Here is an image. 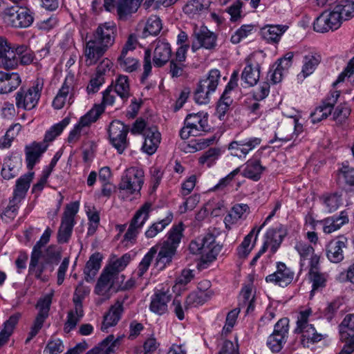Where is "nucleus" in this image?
<instances>
[{"mask_svg":"<svg viewBox=\"0 0 354 354\" xmlns=\"http://www.w3.org/2000/svg\"><path fill=\"white\" fill-rule=\"evenodd\" d=\"M189 251L194 254L201 255V264L203 268L214 261L222 249V245L216 242V236L208 232L203 238H198L191 241Z\"/></svg>","mask_w":354,"mask_h":354,"instance_id":"1","label":"nucleus"},{"mask_svg":"<svg viewBox=\"0 0 354 354\" xmlns=\"http://www.w3.org/2000/svg\"><path fill=\"white\" fill-rule=\"evenodd\" d=\"M34 57L33 52L26 45L11 46L10 49L0 57V68L7 71L14 70L19 64H31Z\"/></svg>","mask_w":354,"mask_h":354,"instance_id":"2","label":"nucleus"},{"mask_svg":"<svg viewBox=\"0 0 354 354\" xmlns=\"http://www.w3.org/2000/svg\"><path fill=\"white\" fill-rule=\"evenodd\" d=\"M144 183V171L138 167L127 169L118 184L119 197L127 199L131 195L138 193Z\"/></svg>","mask_w":354,"mask_h":354,"instance_id":"3","label":"nucleus"},{"mask_svg":"<svg viewBox=\"0 0 354 354\" xmlns=\"http://www.w3.org/2000/svg\"><path fill=\"white\" fill-rule=\"evenodd\" d=\"M310 310H305L299 313L297 321L295 333L301 334V343L308 347L310 344H315L323 339V335L317 332L313 324H308Z\"/></svg>","mask_w":354,"mask_h":354,"instance_id":"4","label":"nucleus"},{"mask_svg":"<svg viewBox=\"0 0 354 354\" xmlns=\"http://www.w3.org/2000/svg\"><path fill=\"white\" fill-rule=\"evenodd\" d=\"M51 232L52 231L49 227L46 229L40 239L34 245L30 257L28 271L30 274H34L37 279L42 281H47L48 278L42 276L45 265L44 263L39 264V261L41 257L42 248L48 243Z\"/></svg>","mask_w":354,"mask_h":354,"instance_id":"5","label":"nucleus"},{"mask_svg":"<svg viewBox=\"0 0 354 354\" xmlns=\"http://www.w3.org/2000/svg\"><path fill=\"white\" fill-rule=\"evenodd\" d=\"M4 19L10 26L16 28H26L34 21L33 12L26 7L12 6L4 12Z\"/></svg>","mask_w":354,"mask_h":354,"instance_id":"6","label":"nucleus"},{"mask_svg":"<svg viewBox=\"0 0 354 354\" xmlns=\"http://www.w3.org/2000/svg\"><path fill=\"white\" fill-rule=\"evenodd\" d=\"M43 85L37 82L28 88H21L15 94V104L18 109L30 111L35 108L41 97Z\"/></svg>","mask_w":354,"mask_h":354,"instance_id":"7","label":"nucleus"},{"mask_svg":"<svg viewBox=\"0 0 354 354\" xmlns=\"http://www.w3.org/2000/svg\"><path fill=\"white\" fill-rule=\"evenodd\" d=\"M207 117L205 114L191 113L185 120V126L180 131V138L186 140L190 136H199L207 131Z\"/></svg>","mask_w":354,"mask_h":354,"instance_id":"8","label":"nucleus"},{"mask_svg":"<svg viewBox=\"0 0 354 354\" xmlns=\"http://www.w3.org/2000/svg\"><path fill=\"white\" fill-rule=\"evenodd\" d=\"M78 202H73L66 205L57 232V241L59 243H65L69 241L75 223V216L78 212Z\"/></svg>","mask_w":354,"mask_h":354,"instance_id":"9","label":"nucleus"},{"mask_svg":"<svg viewBox=\"0 0 354 354\" xmlns=\"http://www.w3.org/2000/svg\"><path fill=\"white\" fill-rule=\"evenodd\" d=\"M129 128L120 120H113L109 128V136L113 147L122 153L128 146L127 139Z\"/></svg>","mask_w":354,"mask_h":354,"instance_id":"10","label":"nucleus"},{"mask_svg":"<svg viewBox=\"0 0 354 354\" xmlns=\"http://www.w3.org/2000/svg\"><path fill=\"white\" fill-rule=\"evenodd\" d=\"M342 21V17L334 7H332L329 12H324L316 19L313 24V28L318 32L337 30L340 27Z\"/></svg>","mask_w":354,"mask_h":354,"instance_id":"11","label":"nucleus"},{"mask_svg":"<svg viewBox=\"0 0 354 354\" xmlns=\"http://www.w3.org/2000/svg\"><path fill=\"white\" fill-rule=\"evenodd\" d=\"M52 297L53 294H48L38 301L37 308L39 309V313L35 318L32 326L31 327L28 337L26 340V343L29 342L35 336H36L42 328L44 321L48 317V313L52 303Z\"/></svg>","mask_w":354,"mask_h":354,"instance_id":"12","label":"nucleus"},{"mask_svg":"<svg viewBox=\"0 0 354 354\" xmlns=\"http://www.w3.org/2000/svg\"><path fill=\"white\" fill-rule=\"evenodd\" d=\"M75 86V75L69 73L65 77L62 87L53 101V106L55 109H62L66 102L71 104L72 97L74 95V88Z\"/></svg>","mask_w":354,"mask_h":354,"instance_id":"13","label":"nucleus"},{"mask_svg":"<svg viewBox=\"0 0 354 354\" xmlns=\"http://www.w3.org/2000/svg\"><path fill=\"white\" fill-rule=\"evenodd\" d=\"M261 138L257 137L237 139L232 140L227 149L231 151L232 156L245 158L250 151L261 145Z\"/></svg>","mask_w":354,"mask_h":354,"instance_id":"14","label":"nucleus"},{"mask_svg":"<svg viewBox=\"0 0 354 354\" xmlns=\"http://www.w3.org/2000/svg\"><path fill=\"white\" fill-rule=\"evenodd\" d=\"M192 37V49L193 52L201 48L213 49L216 46V35L209 30L206 26L195 28Z\"/></svg>","mask_w":354,"mask_h":354,"instance_id":"15","label":"nucleus"},{"mask_svg":"<svg viewBox=\"0 0 354 354\" xmlns=\"http://www.w3.org/2000/svg\"><path fill=\"white\" fill-rule=\"evenodd\" d=\"M118 280L119 278L104 268L95 286V293L107 299L109 298L111 290L117 292L120 290V285H118Z\"/></svg>","mask_w":354,"mask_h":354,"instance_id":"16","label":"nucleus"},{"mask_svg":"<svg viewBox=\"0 0 354 354\" xmlns=\"http://www.w3.org/2000/svg\"><path fill=\"white\" fill-rule=\"evenodd\" d=\"M294 272L286 266L284 263H277V270L266 277L268 283H272L281 287H286L293 280Z\"/></svg>","mask_w":354,"mask_h":354,"instance_id":"17","label":"nucleus"},{"mask_svg":"<svg viewBox=\"0 0 354 354\" xmlns=\"http://www.w3.org/2000/svg\"><path fill=\"white\" fill-rule=\"evenodd\" d=\"M116 27L113 23L106 22L100 24L94 35V41L97 42L106 50L111 46L115 41Z\"/></svg>","mask_w":354,"mask_h":354,"instance_id":"18","label":"nucleus"},{"mask_svg":"<svg viewBox=\"0 0 354 354\" xmlns=\"http://www.w3.org/2000/svg\"><path fill=\"white\" fill-rule=\"evenodd\" d=\"M245 66L241 73V80L243 86H254L257 84L260 77V65L252 58L245 59Z\"/></svg>","mask_w":354,"mask_h":354,"instance_id":"19","label":"nucleus"},{"mask_svg":"<svg viewBox=\"0 0 354 354\" xmlns=\"http://www.w3.org/2000/svg\"><path fill=\"white\" fill-rule=\"evenodd\" d=\"M127 296L125 295L122 301L118 300L113 306H111L109 310L104 316V320L101 326V330L107 332L109 328L115 326L121 318L123 313V303Z\"/></svg>","mask_w":354,"mask_h":354,"instance_id":"20","label":"nucleus"},{"mask_svg":"<svg viewBox=\"0 0 354 354\" xmlns=\"http://www.w3.org/2000/svg\"><path fill=\"white\" fill-rule=\"evenodd\" d=\"M348 222V213L346 211H342L339 216H329L321 221H314V223L322 225L325 234H331Z\"/></svg>","mask_w":354,"mask_h":354,"instance_id":"21","label":"nucleus"},{"mask_svg":"<svg viewBox=\"0 0 354 354\" xmlns=\"http://www.w3.org/2000/svg\"><path fill=\"white\" fill-rule=\"evenodd\" d=\"M243 167L242 176L254 181H258L266 170V167L261 165V160L257 156L248 160ZM239 167L241 168V167Z\"/></svg>","mask_w":354,"mask_h":354,"instance_id":"22","label":"nucleus"},{"mask_svg":"<svg viewBox=\"0 0 354 354\" xmlns=\"http://www.w3.org/2000/svg\"><path fill=\"white\" fill-rule=\"evenodd\" d=\"M250 212L248 205L239 203L234 205L224 218V223L227 230L238 223L240 221L245 219Z\"/></svg>","mask_w":354,"mask_h":354,"instance_id":"23","label":"nucleus"},{"mask_svg":"<svg viewBox=\"0 0 354 354\" xmlns=\"http://www.w3.org/2000/svg\"><path fill=\"white\" fill-rule=\"evenodd\" d=\"M171 299L169 291L157 290L151 297L149 309L151 312L162 315L167 311V304Z\"/></svg>","mask_w":354,"mask_h":354,"instance_id":"24","label":"nucleus"},{"mask_svg":"<svg viewBox=\"0 0 354 354\" xmlns=\"http://www.w3.org/2000/svg\"><path fill=\"white\" fill-rule=\"evenodd\" d=\"M347 239L342 237L338 240L331 241L326 248L328 259L335 263L341 262L344 259V249L346 248Z\"/></svg>","mask_w":354,"mask_h":354,"instance_id":"25","label":"nucleus"},{"mask_svg":"<svg viewBox=\"0 0 354 354\" xmlns=\"http://www.w3.org/2000/svg\"><path fill=\"white\" fill-rule=\"evenodd\" d=\"M171 57V48L170 44L165 40L157 41L153 58L155 66L162 67L170 60Z\"/></svg>","mask_w":354,"mask_h":354,"instance_id":"26","label":"nucleus"},{"mask_svg":"<svg viewBox=\"0 0 354 354\" xmlns=\"http://www.w3.org/2000/svg\"><path fill=\"white\" fill-rule=\"evenodd\" d=\"M47 144L36 142L26 147V161L28 169H32L35 164L39 162L42 153L47 149Z\"/></svg>","mask_w":354,"mask_h":354,"instance_id":"27","label":"nucleus"},{"mask_svg":"<svg viewBox=\"0 0 354 354\" xmlns=\"http://www.w3.org/2000/svg\"><path fill=\"white\" fill-rule=\"evenodd\" d=\"M21 82V77L17 73H6L0 71V94L12 92Z\"/></svg>","mask_w":354,"mask_h":354,"instance_id":"28","label":"nucleus"},{"mask_svg":"<svg viewBox=\"0 0 354 354\" xmlns=\"http://www.w3.org/2000/svg\"><path fill=\"white\" fill-rule=\"evenodd\" d=\"M106 50L105 48L100 45L97 41L89 40L86 42L84 48L86 64L87 66L95 64Z\"/></svg>","mask_w":354,"mask_h":354,"instance_id":"29","label":"nucleus"},{"mask_svg":"<svg viewBox=\"0 0 354 354\" xmlns=\"http://www.w3.org/2000/svg\"><path fill=\"white\" fill-rule=\"evenodd\" d=\"M139 6V0H118L116 6V15L118 19L128 20L138 10Z\"/></svg>","mask_w":354,"mask_h":354,"instance_id":"30","label":"nucleus"},{"mask_svg":"<svg viewBox=\"0 0 354 354\" xmlns=\"http://www.w3.org/2000/svg\"><path fill=\"white\" fill-rule=\"evenodd\" d=\"M286 235L287 229L283 225H279L275 228H270L267 231L266 241L270 244L272 253L276 252Z\"/></svg>","mask_w":354,"mask_h":354,"instance_id":"31","label":"nucleus"},{"mask_svg":"<svg viewBox=\"0 0 354 354\" xmlns=\"http://www.w3.org/2000/svg\"><path fill=\"white\" fill-rule=\"evenodd\" d=\"M110 86H112L114 92L120 97L123 102H127L131 96L129 79L127 75H118Z\"/></svg>","mask_w":354,"mask_h":354,"instance_id":"32","label":"nucleus"},{"mask_svg":"<svg viewBox=\"0 0 354 354\" xmlns=\"http://www.w3.org/2000/svg\"><path fill=\"white\" fill-rule=\"evenodd\" d=\"M34 173L28 172L21 176L16 182L13 192L14 202H20L25 196L30 187Z\"/></svg>","mask_w":354,"mask_h":354,"instance_id":"33","label":"nucleus"},{"mask_svg":"<svg viewBox=\"0 0 354 354\" xmlns=\"http://www.w3.org/2000/svg\"><path fill=\"white\" fill-rule=\"evenodd\" d=\"M103 112V106L95 105L88 113L80 118L77 124L87 133L90 125L96 122Z\"/></svg>","mask_w":354,"mask_h":354,"instance_id":"34","label":"nucleus"},{"mask_svg":"<svg viewBox=\"0 0 354 354\" xmlns=\"http://www.w3.org/2000/svg\"><path fill=\"white\" fill-rule=\"evenodd\" d=\"M151 211V204L149 203H145L132 218L129 226L140 232L145 222L149 217V213Z\"/></svg>","mask_w":354,"mask_h":354,"instance_id":"35","label":"nucleus"},{"mask_svg":"<svg viewBox=\"0 0 354 354\" xmlns=\"http://www.w3.org/2000/svg\"><path fill=\"white\" fill-rule=\"evenodd\" d=\"M183 231L184 225L183 223H179L178 225H173L167 232V240L162 243V245L176 250L183 237Z\"/></svg>","mask_w":354,"mask_h":354,"instance_id":"36","label":"nucleus"},{"mask_svg":"<svg viewBox=\"0 0 354 354\" xmlns=\"http://www.w3.org/2000/svg\"><path fill=\"white\" fill-rule=\"evenodd\" d=\"M341 341L353 340L354 344V314L346 315L339 326Z\"/></svg>","mask_w":354,"mask_h":354,"instance_id":"37","label":"nucleus"},{"mask_svg":"<svg viewBox=\"0 0 354 354\" xmlns=\"http://www.w3.org/2000/svg\"><path fill=\"white\" fill-rule=\"evenodd\" d=\"M176 250L162 245L156 259V266L159 270L165 269L169 266L176 254Z\"/></svg>","mask_w":354,"mask_h":354,"instance_id":"38","label":"nucleus"},{"mask_svg":"<svg viewBox=\"0 0 354 354\" xmlns=\"http://www.w3.org/2000/svg\"><path fill=\"white\" fill-rule=\"evenodd\" d=\"M321 62V55L310 53L304 57L301 74L304 77L311 75Z\"/></svg>","mask_w":354,"mask_h":354,"instance_id":"39","label":"nucleus"},{"mask_svg":"<svg viewBox=\"0 0 354 354\" xmlns=\"http://www.w3.org/2000/svg\"><path fill=\"white\" fill-rule=\"evenodd\" d=\"M102 257L100 253H95L91 256L84 270L86 280H92L97 273L101 266Z\"/></svg>","mask_w":354,"mask_h":354,"instance_id":"40","label":"nucleus"},{"mask_svg":"<svg viewBox=\"0 0 354 354\" xmlns=\"http://www.w3.org/2000/svg\"><path fill=\"white\" fill-rule=\"evenodd\" d=\"M173 220V214L169 212L165 218L153 223L146 230L145 234L147 239L155 237L159 232L164 230V229L169 225Z\"/></svg>","mask_w":354,"mask_h":354,"instance_id":"41","label":"nucleus"},{"mask_svg":"<svg viewBox=\"0 0 354 354\" xmlns=\"http://www.w3.org/2000/svg\"><path fill=\"white\" fill-rule=\"evenodd\" d=\"M84 315L83 306H74V308L68 313L67 320L64 328V331L69 333L73 330L84 317Z\"/></svg>","mask_w":354,"mask_h":354,"instance_id":"42","label":"nucleus"},{"mask_svg":"<svg viewBox=\"0 0 354 354\" xmlns=\"http://www.w3.org/2000/svg\"><path fill=\"white\" fill-rule=\"evenodd\" d=\"M257 230V229L254 227L250 233L245 236L241 244L237 248L238 255L240 258H245L251 252L257 241V239H255Z\"/></svg>","mask_w":354,"mask_h":354,"instance_id":"43","label":"nucleus"},{"mask_svg":"<svg viewBox=\"0 0 354 354\" xmlns=\"http://www.w3.org/2000/svg\"><path fill=\"white\" fill-rule=\"evenodd\" d=\"M117 62L120 68L127 73L136 71L139 66L138 59L131 56V54L120 53Z\"/></svg>","mask_w":354,"mask_h":354,"instance_id":"44","label":"nucleus"},{"mask_svg":"<svg viewBox=\"0 0 354 354\" xmlns=\"http://www.w3.org/2000/svg\"><path fill=\"white\" fill-rule=\"evenodd\" d=\"M333 7L343 20H348L354 16V1L352 0H337Z\"/></svg>","mask_w":354,"mask_h":354,"instance_id":"45","label":"nucleus"},{"mask_svg":"<svg viewBox=\"0 0 354 354\" xmlns=\"http://www.w3.org/2000/svg\"><path fill=\"white\" fill-rule=\"evenodd\" d=\"M162 28V21L159 17L152 15L148 18L142 32V37H147L149 35L156 36L160 33Z\"/></svg>","mask_w":354,"mask_h":354,"instance_id":"46","label":"nucleus"},{"mask_svg":"<svg viewBox=\"0 0 354 354\" xmlns=\"http://www.w3.org/2000/svg\"><path fill=\"white\" fill-rule=\"evenodd\" d=\"M130 255L129 254H124L120 258L111 263L105 269L118 278H123V275H120V272L126 268L130 262Z\"/></svg>","mask_w":354,"mask_h":354,"instance_id":"47","label":"nucleus"},{"mask_svg":"<svg viewBox=\"0 0 354 354\" xmlns=\"http://www.w3.org/2000/svg\"><path fill=\"white\" fill-rule=\"evenodd\" d=\"M221 77L220 71L217 69L211 70L207 78L199 82L201 87L205 88L208 92L214 93L218 84Z\"/></svg>","mask_w":354,"mask_h":354,"instance_id":"48","label":"nucleus"},{"mask_svg":"<svg viewBox=\"0 0 354 354\" xmlns=\"http://www.w3.org/2000/svg\"><path fill=\"white\" fill-rule=\"evenodd\" d=\"M158 246L156 245L151 248L148 252L144 256L136 272V274L138 277H142L148 270L154 256L158 252Z\"/></svg>","mask_w":354,"mask_h":354,"instance_id":"49","label":"nucleus"},{"mask_svg":"<svg viewBox=\"0 0 354 354\" xmlns=\"http://www.w3.org/2000/svg\"><path fill=\"white\" fill-rule=\"evenodd\" d=\"M151 133V136L152 137V140H149V134H146V136H143L145 140L142 149L144 152L149 155H152L156 151L161 139L159 132H153Z\"/></svg>","mask_w":354,"mask_h":354,"instance_id":"50","label":"nucleus"},{"mask_svg":"<svg viewBox=\"0 0 354 354\" xmlns=\"http://www.w3.org/2000/svg\"><path fill=\"white\" fill-rule=\"evenodd\" d=\"M210 5V0H191L184 7V12L190 15L206 10Z\"/></svg>","mask_w":354,"mask_h":354,"instance_id":"51","label":"nucleus"},{"mask_svg":"<svg viewBox=\"0 0 354 354\" xmlns=\"http://www.w3.org/2000/svg\"><path fill=\"white\" fill-rule=\"evenodd\" d=\"M321 200L325 205V208L328 212H335L342 204L341 195L338 193L323 195Z\"/></svg>","mask_w":354,"mask_h":354,"instance_id":"52","label":"nucleus"},{"mask_svg":"<svg viewBox=\"0 0 354 354\" xmlns=\"http://www.w3.org/2000/svg\"><path fill=\"white\" fill-rule=\"evenodd\" d=\"M69 124V119L64 118L59 123H57L52 126L49 130L46 132L44 142L46 144L48 142L53 141L57 136L61 134L63 130L68 126Z\"/></svg>","mask_w":354,"mask_h":354,"instance_id":"53","label":"nucleus"},{"mask_svg":"<svg viewBox=\"0 0 354 354\" xmlns=\"http://www.w3.org/2000/svg\"><path fill=\"white\" fill-rule=\"evenodd\" d=\"M220 156L221 149L219 148H209L198 158V162L200 165L210 167L215 163Z\"/></svg>","mask_w":354,"mask_h":354,"instance_id":"54","label":"nucleus"},{"mask_svg":"<svg viewBox=\"0 0 354 354\" xmlns=\"http://www.w3.org/2000/svg\"><path fill=\"white\" fill-rule=\"evenodd\" d=\"M21 130V125L19 123L12 125L6 131L5 136L0 139V148L6 149L10 147L15 138Z\"/></svg>","mask_w":354,"mask_h":354,"instance_id":"55","label":"nucleus"},{"mask_svg":"<svg viewBox=\"0 0 354 354\" xmlns=\"http://www.w3.org/2000/svg\"><path fill=\"white\" fill-rule=\"evenodd\" d=\"M284 32V26H270L267 28H263V35L268 41L277 42Z\"/></svg>","mask_w":354,"mask_h":354,"instance_id":"56","label":"nucleus"},{"mask_svg":"<svg viewBox=\"0 0 354 354\" xmlns=\"http://www.w3.org/2000/svg\"><path fill=\"white\" fill-rule=\"evenodd\" d=\"M295 249L297 251L300 256V265L301 267L304 266V261L306 259H309L312 256L315 254L314 248L303 242H298L295 246Z\"/></svg>","mask_w":354,"mask_h":354,"instance_id":"57","label":"nucleus"},{"mask_svg":"<svg viewBox=\"0 0 354 354\" xmlns=\"http://www.w3.org/2000/svg\"><path fill=\"white\" fill-rule=\"evenodd\" d=\"M332 110L330 106H326L322 103V105L317 107L315 111L310 114V122L313 124H316L321 122L322 120L326 119L329 115L331 114Z\"/></svg>","mask_w":354,"mask_h":354,"instance_id":"58","label":"nucleus"},{"mask_svg":"<svg viewBox=\"0 0 354 354\" xmlns=\"http://www.w3.org/2000/svg\"><path fill=\"white\" fill-rule=\"evenodd\" d=\"M286 339L287 337L283 335L272 333L268 338L267 345L272 352L278 353L282 349Z\"/></svg>","mask_w":354,"mask_h":354,"instance_id":"59","label":"nucleus"},{"mask_svg":"<svg viewBox=\"0 0 354 354\" xmlns=\"http://www.w3.org/2000/svg\"><path fill=\"white\" fill-rule=\"evenodd\" d=\"M254 30V26L251 24L243 25L239 28L230 38V41L236 44H239L243 38L250 35Z\"/></svg>","mask_w":354,"mask_h":354,"instance_id":"60","label":"nucleus"},{"mask_svg":"<svg viewBox=\"0 0 354 354\" xmlns=\"http://www.w3.org/2000/svg\"><path fill=\"white\" fill-rule=\"evenodd\" d=\"M118 339H115L113 335H109L99 345L97 348L100 351V354H113Z\"/></svg>","mask_w":354,"mask_h":354,"instance_id":"61","label":"nucleus"},{"mask_svg":"<svg viewBox=\"0 0 354 354\" xmlns=\"http://www.w3.org/2000/svg\"><path fill=\"white\" fill-rule=\"evenodd\" d=\"M310 280L312 282V291H315L326 286L327 276L326 274L319 272H313L309 274Z\"/></svg>","mask_w":354,"mask_h":354,"instance_id":"62","label":"nucleus"},{"mask_svg":"<svg viewBox=\"0 0 354 354\" xmlns=\"http://www.w3.org/2000/svg\"><path fill=\"white\" fill-rule=\"evenodd\" d=\"M232 102L233 100L231 98L230 95L222 94L216 106V113L220 120L222 119V117H223L229 110Z\"/></svg>","mask_w":354,"mask_h":354,"instance_id":"63","label":"nucleus"},{"mask_svg":"<svg viewBox=\"0 0 354 354\" xmlns=\"http://www.w3.org/2000/svg\"><path fill=\"white\" fill-rule=\"evenodd\" d=\"M338 177L339 180H344L346 184L354 187V168L343 165L339 169Z\"/></svg>","mask_w":354,"mask_h":354,"instance_id":"64","label":"nucleus"}]
</instances>
